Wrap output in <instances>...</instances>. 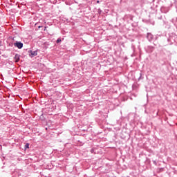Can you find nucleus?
Here are the masks:
<instances>
[{
  "instance_id": "1a4fd4ad",
  "label": "nucleus",
  "mask_w": 177,
  "mask_h": 177,
  "mask_svg": "<svg viewBox=\"0 0 177 177\" xmlns=\"http://www.w3.org/2000/svg\"><path fill=\"white\" fill-rule=\"evenodd\" d=\"M161 10H162V11L164 10V8H161Z\"/></svg>"
},
{
  "instance_id": "20e7f679",
  "label": "nucleus",
  "mask_w": 177,
  "mask_h": 177,
  "mask_svg": "<svg viewBox=\"0 0 177 177\" xmlns=\"http://www.w3.org/2000/svg\"><path fill=\"white\" fill-rule=\"evenodd\" d=\"M29 148H30V144L26 143V144L25 145V149L27 150V149H29Z\"/></svg>"
},
{
  "instance_id": "f8f14e48",
  "label": "nucleus",
  "mask_w": 177,
  "mask_h": 177,
  "mask_svg": "<svg viewBox=\"0 0 177 177\" xmlns=\"http://www.w3.org/2000/svg\"><path fill=\"white\" fill-rule=\"evenodd\" d=\"M41 26H39V28H41Z\"/></svg>"
},
{
  "instance_id": "6e6552de",
  "label": "nucleus",
  "mask_w": 177,
  "mask_h": 177,
  "mask_svg": "<svg viewBox=\"0 0 177 177\" xmlns=\"http://www.w3.org/2000/svg\"><path fill=\"white\" fill-rule=\"evenodd\" d=\"M141 77H142V73H140V76L139 77V80H140Z\"/></svg>"
},
{
  "instance_id": "39448f33",
  "label": "nucleus",
  "mask_w": 177,
  "mask_h": 177,
  "mask_svg": "<svg viewBox=\"0 0 177 177\" xmlns=\"http://www.w3.org/2000/svg\"><path fill=\"white\" fill-rule=\"evenodd\" d=\"M60 42H62V39L58 38V39H57V44H60Z\"/></svg>"
},
{
  "instance_id": "0eeeda50",
  "label": "nucleus",
  "mask_w": 177,
  "mask_h": 177,
  "mask_svg": "<svg viewBox=\"0 0 177 177\" xmlns=\"http://www.w3.org/2000/svg\"><path fill=\"white\" fill-rule=\"evenodd\" d=\"M15 59H17L16 62H19V55H15Z\"/></svg>"
},
{
  "instance_id": "7ed1b4c3",
  "label": "nucleus",
  "mask_w": 177,
  "mask_h": 177,
  "mask_svg": "<svg viewBox=\"0 0 177 177\" xmlns=\"http://www.w3.org/2000/svg\"><path fill=\"white\" fill-rule=\"evenodd\" d=\"M30 53H31V56L32 57H34V56H37V55H38V50H30Z\"/></svg>"
},
{
  "instance_id": "9d476101",
  "label": "nucleus",
  "mask_w": 177,
  "mask_h": 177,
  "mask_svg": "<svg viewBox=\"0 0 177 177\" xmlns=\"http://www.w3.org/2000/svg\"><path fill=\"white\" fill-rule=\"evenodd\" d=\"M99 2H100V1H97V3H99Z\"/></svg>"
},
{
  "instance_id": "423d86ee",
  "label": "nucleus",
  "mask_w": 177,
  "mask_h": 177,
  "mask_svg": "<svg viewBox=\"0 0 177 177\" xmlns=\"http://www.w3.org/2000/svg\"><path fill=\"white\" fill-rule=\"evenodd\" d=\"M149 49L151 50V53L153 52V50L154 49L152 46H149Z\"/></svg>"
},
{
  "instance_id": "f03ea898",
  "label": "nucleus",
  "mask_w": 177,
  "mask_h": 177,
  "mask_svg": "<svg viewBox=\"0 0 177 177\" xmlns=\"http://www.w3.org/2000/svg\"><path fill=\"white\" fill-rule=\"evenodd\" d=\"M147 37L149 41H153L154 36H153L151 33H148Z\"/></svg>"
},
{
  "instance_id": "9b49d317",
  "label": "nucleus",
  "mask_w": 177,
  "mask_h": 177,
  "mask_svg": "<svg viewBox=\"0 0 177 177\" xmlns=\"http://www.w3.org/2000/svg\"><path fill=\"white\" fill-rule=\"evenodd\" d=\"M46 30V27L44 28V30Z\"/></svg>"
},
{
  "instance_id": "f257e3e1",
  "label": "nucleus",
  "mask_w": 177,
  "mask_h": 177,
  "mask_svg": "<svg viewBox=\"0 0 177 177\" xmlns=\"http://www.w3.org/2000/svg\"><path fill=\"white\" fill-rule=\"evenodd\" d=\"M14 46L18 48V49H21V48H23V43H21V41H16L14 43Z\"/></svg>"
}]
</instances>
